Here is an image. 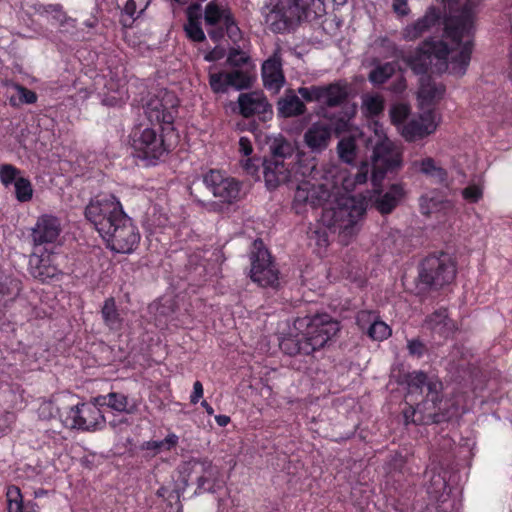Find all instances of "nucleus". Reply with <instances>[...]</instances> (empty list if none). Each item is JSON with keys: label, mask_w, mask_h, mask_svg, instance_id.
I'll use <instances>...</instances> for the list:
<instances>
[{"label": "nucleus", "mask_w": 512, "mask_h": 512, "mask_svg": "<svg viewBox=\"0 0 512 512\" xmlns=\"http://www.w3.org/2000/svg\"><path fill=\"white\" fill-rule=\"evenodd\" d=\"M448 4L449 15L444 20V32L451 47L442 40H426L414 52L402 55V60L415 74L426 76L429 68L438 73L463 76L473 50L476 8L481 0H442Z\"/></svg>", "instance_id": "1"}, {"label": "nucleus", "mask_w": 512, "mask_h": 512, "mask_svg": "<svg viewBox=\"0 0 512 512\" xmlns=\"http://www.w3.org/2000/svg\"><path fill=\"white\" fill-rule=\"evenodd\" d=\"M407 397L414 394L424 398L415 406L403 410L405 424L431 425L447 422L453 416V406L444 399L443 384L438 377L423 371H413L406 375Z\"/></svg>", "instance_id": "2"}, {"label": "nucleus", "mask_w": 512, "mask_h": 512, "mask_svg": "<svg viewBox=\"0 0 512 512\" xmlns=\"http://www.w3.org/2000/svg\"><path fill=\"white\" fill-rule=\"evenodd\" d=\"M313 2L314 0H266L262 14L272 32H289L307 18L308 9Z\"/></svg>", "instance_id": "3"}, {"label": "nucleus", "mask_w": 512, "mask_h": 512, "mask_svg": "<svg viewBox=\"0 0 512 512\" xmlns=\"http://www.w3.org/2000/svg\"><path fill=\"white\" fill-rule=\"evenodd\" d=\"M375 139L371 136L365 140L367 148H372V183L376 188L388 171H394L401 166V153L383 133L374 130Z\"/></svg>", "instance_id": "4"}, {"label": "nucleus", "mask_w": 512, "mask_h": 512, "mask_svg": "<svg viewBox=\"0 0 512 512\" xmlns=\"http://www.w3.org/2000/svg\"><path fill=\"white\" fill-rule=\"evenodd\" d=\"M124 215L122 204L113 194H99L85 208L86 219L100 235L107 233Z\"/></svg>", "instance_id": "5"}, {"label": "nucleus", "mask_w": 512, "mask_h": 512, "mask_svg": "<svg viewBox=\"0 0 512 512\" xmlns=\"http://www.w3.org/2000/svg\"><path fill=\"white\" fill-rule=\"evenodd\" d=\"M456 266L450 255L441 253L427 256L419 269L420 284L429 289H440L455 279Z\"/></svg>", "instance_id": "6"}, {"label": "nucleus", "mask_w": 512, "mask_h": 512, "mask_svg": "<svg viewBox=\"0 0 512 512\" xmlns=\"http://www.w3.org/2000/svg\"><path fill=\"white\" fill-rule=\"evenodd\" d=\"M131 146L135 156L146 161V165H156L170 149L163 132L150 127L135 130L131 135Z\"/></svg>", "instance_id": "7"}, {"label": "nucleus", "mask_w": 512, "mask_h": 512, "mask_svg": "<svg viewBox=\"0 0 512 512\" xmlns=\"http://www.w3.org/2000/svg\"><path fill=\"white\" fill-rule=\"evenodd\" d=\"M297 330L304 329L305 335L313 348L316 350L323 348L340 330V324L327 313L315 314L298 318L295 321Z\"/></svg>", "instance_id": "8"}, {"label": "nucleus", "mask_w": 512, "mask_h": 512, "mask_svg": "<svg viewBox=\"0 0 512 512\" xmlns=\"http://www.w3.org/2000/svg\"><path fill=\"white\" fill-rule=\"evenodd\" d=\"M99 407V404L93 399V402L71 406L60 416L66 428L96 431L102 429L106 422Z\"/></svg>", "instance_id": "9"}, {"label": "nucleus", "mask_w": 512, "mask_h": 512, "mask_svg": "<svg viewBox=\"0 0 512 512\" xmlns=\"http://www.w3.org/2000/svg\"><path fill=\"white\" fill-rule=\"evenodd\" d=\"M100 236L112 251L123 254L132 253L140 242V233L127 214L114 223L107 233Z\"/></svg>", "instance_id": "10"}, {"label": "nucleus", "mask_w": 512, "mask_h": 512, "mask_svg": "<svg viewBox=\"0 0 512 512\" xmlns=\"http://www.w3.org/2000/svg\"><path fill=\"white\" fill-rule=\"evenodd\" d=\"M250 277L262 287L276 288L279 284V271L271 260L269 251L261 240H255L250 253Z\"/></svg>", "instance_id": "11"}, {"label": "nucleus", "mask_w": 512, "mask_h": 512, "mask_svg": "<svg viewBox=\"0 0 512 512\" xmlns=\"http://www.w3.org/2000/svg\"><path fill=\"white\" fill-rule=\"evenodd\" d=\"M298 94L306 102H318L327 107H336L348 99L349 86L346 82L338 81L328 85L299 87Z\"/></svg>", "instance_id": "12"}, {"label": "nucleus", "mask_w": 512, "mask_h": 512, "mask_svg": "<svg viewBox=\"0 0 512 512\" xmlns=\"http://www.w3.org/2000/svg\"><path fill=\"white\" fill-rule=\"evenodd\" d=\"M202 181L205 187L221 203L232 204L240 199L241 183L235 178L226 176L221 171H208L203 175Z\"/></svg>", "instance_id": "13"}, {"label": "nucleus", "mask_w": 512, "mask_h": 512, "mask_svg": "<svg viewBox=\"0 0 512 512\" xmlns=\"http://www.w3.org/2000/svg\"><path fill=\"white\" fill-rule=\"evenodd\" d=\"M365 212L366 209L361 201L355 198L344 199L331 212L332 225L339 228L345 235H353Z\"/></svg>", "instance_id": "14"}, {"label": "nucleus", "mask_w": 512, "mask_h": 512, "mask_svg": "<svg viewBox=\"0 0 512 512\" xmlns=\"http://www.w3.org/2000/svg\"><path fill=\"white\" fill-rule=\"evenodd\" d=\"M176 100L173 95L165 93L163 98H151L144 106V113L151 124H158L161 131H173L176 114Z\"/></svg>", "instance_id": "15"}, {"label": "nucleus", "mask_w": 512, "mask_h": 512, "mask_svg": "<svg viewBox=\"0 0 512 512\" xmlns=\"http://www.w3.org/2000/svg\"><path fill=\"white\" fill-rule=\"evenodd\" d=\"M329 198L330 191L326 185L312 182L311 180H304L296 188L293 207L297 213H301L303 207H320Z\"/></svg>", "instance_id": "16"}, {"label": "nucleus", "mask_w": 512, "mask_h": 512, "mask_svg": "<svg viewBox=\"0 0 512 512\" xmlns=\"http://www.w3.org/2000/svg\"><path fill=\"white\" fill-rule=\"evenodd\" d=\"M239 113L244 118L258 116L259 120L266 122L273 116L271 104L261 92L241 93L238 97Z\"/></svg>", "instance_id": "17"}, {"label": "nucleus", "mask_w": 512, "mask_h": 512, "mask_svg": "<svg viewBox=\"0 0 512 512\" xmlns=\"http://www.w3.org/2000/svg\"><path fill=\"white\" fill-rule=\"evenodd\" d=\"M436 128L435 113L428 109L418 118L410 119L403 124L400 131L406 141L413 142L432 134Z\"/></svg>", "instance_id": "18"}, {"label": "nucleus", "mask_w": 512, "mask_h": 512, "mask_svg": "<svg viewBox=\"0 0 512 512\" xmlns=\"http://www.w3.org/2000/svg\"><path fill=\"white\" fill-rule=\"evenodd\" d=\"M192 469L199 476L196 479V493H216L221 487L220 471L217 466L213 465L210 460L200 459L191 462Z\"/></svg>", "instance_id": "19"}, {"label": "nucleus", "mask_w": 512, "mask_h": 512, "mask_svg": "<svg viewBox=\"0 0 512 512\" xmlns=\"http://www.w3.org/2000/svg\"><path fill=\"white\" fill-rule=\"evenodd\" d=\"M62 231L59 218L50 214L38 217L35 226L31 229V239L34 246L55 243Z\"/></svg>", "instance_id": "20"}, {"label": "nucleus", "mask_w": 512, "mask_h": 512, "mask_svg": "<svg viewBox=\"0 0 512 512\" xmlns=\"http://www.w3.org/2000/svg\"><path fill=\"white\" fill-rule=\"evenodd\" d=\"M261 76L264 87L278 93L285 83V76L282 68V58L279 49H277L268 59H266L261 68Z\"/></svg>", "instance_id": "21"}, {"label": "nucleus", "mask_w": 512, "mask_h": 512, "mask_svg": "<svg viewBox=\"0 0 512 512\" xmlns=\"http://www.w3.org/2000/svg\"><path fill=\"white\" fill-rule=\"evenodd\" d=\"M331 138L332 128L323 121L313 123L303 135V141L312 153H321L326 150Z\"/></svg>", "instance_id": "22"}, {"label": "nucleus", "mask_w": 512, "mask_h": 512, "mask_svg": "<svg viewBox=\"0 0 512 512\" xmlns=\"http://www.w3.org/2000/svg\"><path fill=\"white\" fill-rule=\"evenodd\" d=\"M262 165L264 180L268 189H275L288 182L292 175L290 163L266 158Z\"/></svg>", "instance_id": "23"}, {"label": "nucleus", "mask_w": 512, "mask_h": 512, "mask_svg": "<svg viewBox=\"0 0 512 512\" xmlns=\"http://www.w3.org/2000/svg\"><path fill=\"white\" fill-rule=\"evenodd\" d=\"M425 326L433 335L448 339L458 329L457 323L450 318L446 308H440L428 315L425 319Z\"/></svg>", "instance_id": "24"}, {"label": "nucleus", "mask_w": 512, "mask_h": 512, "mask_svg": "<svg viewBox=\"0 0 512 512\" xmlns=\"http://www.w3.org/2000/svg\"><path fill=\"white\" fill-rule=\"evenodd\" d=\"M441 11L436 7H429L423 17L414 23L407 25L402 32L403 38L407 41H414L420 38L425 32L439 24Z\"/></svg>", "instance_id": "25"}, {"label": "nucleus", "mask_w": 512, "mask_h": 512, "mask_svg": "<svg viewBox=\"0 0 512 512\" xmlns=\"http://www.w3.org/2000/svg\"><path fill=\"white\" fill-rule=\"evenodd\" d=\"M357 323L361 329H366L367 335L375 341L387 339L392 332L391 328L371 311H360L357 315Z\"/></svg>", "instance_id": "26"}, {"label": "nucleus", "mask_w": 512, "mask_h": 512, "mask_svg": "<svg viewBox=\"0 0 512 512\" xmlns=\"http://www.w3.org/2000/svg\"><path fill=\"white\" fill-rule=\"evenodd\" d=\"M404 195L401 184H392L387 191H374L373 204L381 214L391 213Z\"/></svg>", "instance_id": "27"}, {"label": "nucleus", "mask_w": 512, "mask_h": 512, "mask_svg": "<svg viewBox=\"0 0 512 512\" xmlns=\"http://www.w3.org/2000/svg\"><path fill=\"white\" fill-rule=\"evenodd\" d=\"M295 93L294 90L288 89L277 102V112L280 117L290 118L304 114L307 110L304 102Z\"/></svg>", "instance_id": "28"}, {"label": "nucleus", "mask_w": 512, "mask_h": 512, "mask_svg": "<svg viewBox=\"0 0 512 512\" xmlns=\"http://www.w3.org/2000/svg\"><path fill=\"white\" fill-rule=\"evenodd\" d=\"M29 273L41 282H48L56 278L60 271L51 264L49 257L32 254L29 258Z\"/></svg>", "instance_id": "29"}, {"label": "nucleus", "mask_w": 512, "mask_h": 512, "mask_svg": "<svg viewBox=\"0 0 512 512\" xmlns=\"http://www.w3.org/2000/svg\"><path fill=\"white\" fill-rule=\"evenodd\" d=\"M187 22L184 24V31L187 37L194 42L205 40V34L201 27L202 10L200 4H191L186 10Z\"/></svg>", "instance_id": "30"}, {"label": "nucleus", "mask_w": 512, "mask_h": 512, "mask_svg": "<svg viewBox=\"0 0 512 512\" xmlns=\"http://www.w3.org/2000/svg\"><path fill=\"white\" fill-rule=\"evenodd\" d=\"M99 406H107L117 412L133 414L137 410L134 403H130L128 397L123 393L110 392L107 395H99L94 398Z\"/></svg>", "instance_id": "31"}, {"label": "nucleus", "mask_w": 512, "mask_h": 512, "mask_svg": "<svg viewBox=\"0 0 512 512\" xmlns=\"http://www.w3.org/2000/svg\"><path fill=\"white\" fill-rule=\"evenodd\" d=\"M280 349L290 356L297 354L311 355L313 353V348L310 346L304 330L283 338L280 342Z\"/></svg>", "instance_id": "32"}, {"label": "nucleus", "mask_w": 512, "mask_h": 512, "mask_svg": "<svg viewBox=\"0 0 512 512\" xmlns=\"http://www.w3.org/2000/svg\"><path fill=\"white\" fill-rule=\"evenodd\" d=\"M38 13H55V21L59 25L61 33L75 35L76 20L67 16L60 4L40 5L37 9Z\"/></svg>", "instance_id": "33"}, {"label": "nucleus", "mask_w": 512, "mask_h": 512, "mask_svg": "<svg viewBox=\"0 0 512 512\" xmlns=\"http://www.w3.org/2000/svg\"><path fill=\"white\" fill-rule=\"evenodd\" d=\"M271 155L269 158L278 160L284 163H294L296 158L297 148L295 144L288 141L284 137L275 138L270 145Z\"/></svg>", "instance_id": "34"}, {"label": "nucleus", "mask_w": 512, "mask_h": 512, "mask_svg": "<svg viewBox=\"0 0 512 512\" xmlns=\"http://www.w3.org/2000/svg\"><path fill=\"white\" fill-rule=\"evenodd\" d=\"M292 174L300 175L307 180H317L320 171L314 158H308L305 153L297 152L294 163L291 165Z\"/></svg>", "instance_id": "35"}, {"label": "nucleus", "mask_w": 512, "mask_h": 512, "mask_svg": "<svg viewBox=\"0 0 512 512\" xmlns=\"http://www.w3.org/2000/svg\"><path fill=\"white\" fill-rule=\"evenodd\" d=\"M231 15L230 9L216 0L207 3L204 9V21L207 26L223 25Z\"/></svg>", "instance_id": "36"}, {"label": "nucleus", "mask_w": 512, "mask_h": 512, "mask_svg": "<svg viewBox=\"0 0 512 512\" xmlns=\"http://www.w3.org/2000/svg\"><path fill=\"white\" fill-rule=\"evenodd\" d=\"M101 316L105 326L110 331H120L123 326V318L117 308L116 301L113 297L105 299L101 307Z\"/></svg>", "instance_id": "37"}, {"label": "nucleus", "mask_w": 512, "mask_h": 512, "mask_svg": "<svg viewBox=\"0 0 512 512\" xmlns=\"http://www.w3.org/2000/svg\"><path fill=\"white\" fill-rule=\"evenodd\" d=\"M445 93V87L442 84H437L428 76H422L420 79V88L418 96L422 104L430 105L431 103L440 100Z\"/></svg>", "instance_id": "38"}, {"label": "nucleus", "mask_w": 512, "mask_h": 512, "mask_svg": "<svg viewBox=\"0 0 512 512\" xmlns=\"http://www.w3.org/2000/svg\"><path fill=\"white\" fill-rule=\"evenodd\" d=\"M22 290V283L19 279L0 275V302L13 301Z\"/></svg>", "instance_id": "39"}, {"label": "nucleus", "mask_w": 512, "mask_h": 512, "mask_svg": "<svg viewBox=\"0 0 512 512\" xmlns=\"http://www.w3.org/2000/svg\"><path fill=\"white\" fill-rule=\"evenodd\" d=\"M419 166L420 172L433 178L437 183H444L447 180V171L438 166L433 158L427 157L419 162H415Z\"/></svg>", "instance_id": "40"}, {"label": "nucleus", "mask_w": 512, "mask_h": 512, "mask_svg": "<svg viewBox=\"0 0 512 512\" xmlns=\"http://www.w3.org/2000/svg\"><path fill=\"white\" fill-rule=\"evenodd\" d=\"M179 437L175 433H169L163 440H150L142 443L141 449L153 451V456L162 451H170L178 445Z\"/></svg>", "instance_id": "41"}, {"label": "nucleus", "mask_w": 512, "mask_h": 512, "mask_svg": "<svg viewBox=\"0 0 512 512\" xmlns=\"http://www.w3.org/2000/svg\"><path fill=\"white\" fill-rule=\"evenodd\" d=\"M337 152L341 161L352 164L356 158L357 145L354 137H343L337 144Z\"/></svg>", "instance_id": "42"}, {"label": "nucleus", "mask_w": 512, "mask_h": 512, "mask_svg": "<svg viewBox=\"0 0 512 512\" xmlns=\"http://www.w3.org/2000/svg\"><path fill=\"white\" fill-rule=\"evenodd\" d=\"M396 71V64L387 62L380 64L372 69L369 73V81L373 84H383L393 76Z\"/></svg>", "instance_id": "43"}, {"label": "nucleus", "mask_w": 512, "mask_h": 512, "mask_svg": "<svg viewBox=\"0 0 512 512\" xmlns=\"http://www.w3.org/2000/svg\"><path fill=\"white\" fill-rule=\"evenodd\" d=\"M227 76L230 87H233L236 90L247 89L252 84V78L250 75L239 69L227 72Z\"/></svg>", "instance_id": "44"}, {"label": "nucleus", "mask_w": 512, "mask_h": 512, "mask_svg": "<svg viewBox=\"0 0 512 512\" xmlns=\"http://www.w3.org/2000/svg\"><path fill=\"white\" fill-rule=\"evenodd\" d=\"M375 44L381 49L379 53L384 58H402L404 54L393 41L386 37L377 39Z\"/></svg>", "instance_id": "45"}, {"label": "nucleus", "mask_w": 512, "mask_h": 512, "mask_svg": "<svg viewBox=\"0 0 512 512\" xmlns=\"http://www.w3.org/2000/svg\"><path fill=\"white\" fill-rule=\"evenodd\" d=\"M9 512H16L23 507L24 501L21 490L16 485H10L6 490Z\"/></svg>", "instance_id": "46"}, {"label": "nucleus", "mask_w": 512, "mask_h": 512, "mask_svg": "<svg viewBox=\"0 0 512 512\" xmlns=\"http://www.w3.org/2000/svg\"><path fill=\"white\" fill-rule=\"evenodd\" d=\"M14 186L15 196L19 202H27L31 200L33 196V189L31 182L28 179L20 177L16 180Z\"/></svg>", "instance_id": "47"}, {"label": "nucleus", "mask_w": 512, "mask_h": 512, "mask_svg": "<svg viewBox=\"0 0 512 512\" xmlns=\"http://www.w3.org/2000/svg\"><path fill=\"white\" fill-rule=\"evenodd\" d=\"M209 84L214 93H226L230 88L227 72L211 73Z\"/></svg>", "instance_id": "48"}, {"label": "nucleus", "mask_w": 512, "mask_h": 512, "mask_svg": "<svg viewBox=\"0 0 512 512\" xmlns=\"http://www.w3.org/2000/svg\"><path fill=\"white\" fill-rule=\"evenodd\" d=\"M20 170L11 164H3L0 166V181L4 186H9L16 183L19 177Z\"/></svg>", "instance_id": "49"}, {"label": "nucleus", "mask_w": 512, "mask_h": 512, "mask_svg": "<svg viewBox=\"0 0 512 512\" xmlns=\"http://www.w3.org/2000/svg\"><path fill=\"white\" fill-rule=\"evenodd\" d=\"M363 107L367 114L370 116H376L380 114L384 109V103L379 96H366L363 99Z\"/></svg>", "instance_id": "50"}, {"label": "nucleus", "mask_w": 512, "mask_h": 512, "mask_svg": "<svg viewBox=\"0 0 512 512\" xmlns=\"http://www.w3.org/2000/svg\"><path fill=\"white\" fill-rule=\"evenodd\" d=\"M409 115V108L404 104H398L392 107L390 110V117L393 124L397 125L398 128L405 124L406 119Z\"/></svg>", "instance_id": "51"}, {"label": "nucleus", "mask_w": 512, "mask_h": 512, "mask_svg": "<svg viewBox=\"0 0 512 512\" xmlns=\"http://www.w3.org/2000/svg\"><path fill=\"white\" fill-rule=\"evenodd\" d=\"M249 60L248 55L240 49H230L227 57V62L230 66L241 67Z\"/></svg>", "instance_id": "52"}, {"label": "nucleus", "mask_w": 512, "mask_h": 512, "mask_svg": "<svg viewBox=\"0 0 512 512\" xmlns=\"http://www.w3.org/2000/svg\"><path fill=\"white\" fill-rule=\"evenodd\" d=\"M260 159L255 157H245L240 160L242 169L251 176H257L259 171Z\"/></svg>", "instance_id": "53"}, {"label": "nucleus", "mask_w": 512, "mask_h": 512, "mask_svg": "<svg viewBox=\"0 0 512 512\" xmlns=\"http://www.w3.org/2000/svg\"><path fill=\"white\" fill-rule=\"evenodd\" d=\"M446 482L440 474H432L430 478V484L427 487V492L434 496H437L442 490L445 489Z\"/></svg>", "instance_id": "54"}, {"label": "nucleus", "mask_w": 512, "mask_h": 512, "mask_svg": "<svg viewBox=\"0 0 512 512\" xmlns=\"http://www.w3.org/2000/svg\"><path fill=\"white\" fill-rule=\"evenodd\" d=\"M15 89L22 103L33 104L37 101V94L34 91L19 84L15 85Z\"/></svg>", "instance_id": "55"}, {"label": "nucleus", "mask_w": 512, "mask_h": 512, "mask_svg": "<svg viewBox=\"0 0 512 512\" xmlns=\"http://www.w3.org/2000/svg\"><path fill=\"white\" fill-rule=\"evenodd\" d=\"M482 195V190L476 185H470L462 190L463 198L470 203L478 202Z\"/></svg>", "instance_id": "56"}, {"label": "nucleus", "mask_w": 512, "mask_h": 512, "mask_svg": "<svg viewBox=\"0 0 512 512\" xmlns=\"http://www.w3.org/2000/svg\"><path fill=\"white\" fill-rule=\"evenodd\" d=\"M223 27H224V32L227 33L228 37L233 40V41H236L238 38H240V29L239 27L237 26L235 20H234V17L233 15H231L227 21L223 24Z\"/></svg>", "instance_id": "57"}, {"label": "nucleus", "mask_w": 512, "mask_h": 512, "mask_svg": "<svg viewBox=\"0 0 512 512\" xmlns=\"http://www.w3.org/2000/svg\"><path fill=\"white\" fill-rule=\"evenodd\" d=\"M407 348L411 355L417 357H421L426 351V346L417 339L408 341Z\"/></svg>", "instance_id": "58"}, {"label": "nucleus", "mask_w": 512, "mask_h": 512, "mask_svg": "<svg viewBox=\"0 0 512 512\" xmlns=\"http://www.w3.org/2000/svg\"><path fill=\"white\" fill-rule=\"evenodd\" d=\"M392 8L399 16H407L410 12L408 0H392Z\"/></svg>", "instance_id": "59"}, {"label": "nucleus", "mask_w": 512, "mask_h": 512, "mask_svg": "<svg viewBox=\"0 0 512 512\" xmlns=\"http://www.w3.org/2000/svg\"><path fill=\"white\" fill-rule=\"evenodd\" d=\"M116 4L119 8H123L124 12L130 17H133L136 12L135 0H116Z\"/></svg>", "instance_id": "60"}, {"label": "nucleus", "mask_w": 512, "mask_h": 512, "mask_svg": "<svg viewBox=\"0 0 512 512\" xmlns=\"http://www.w3.org/2000/svg\"><path fill=\"white\" fill-rule=\"evenodd\" d=\"M239 151L244 157H249L253 152V147L247 137H241L239 140Z\"/></svg>", "instance_id": "61"}, {"label": "nucleus", "mask_w": 512, "mask_h": 512, "mask_svg": "<svg viewBox=\"0 0 512 512\" xmlns=\"http://www.w3.org/2000/svg\"><path fill=\"white\" fill-rule=\"evenodd\" d=\"M203 396V385L200 381H196L193 384V392L190 396V402L196 404Z\"/></svg>", "instance_id": "62"}, {"label": "nucleus", "mask_w": 512, "mask_h": 512, "mask_svg": "<svg viewBox=\"0 0 512 512\" xmlns=\"http://www.w3.org/2000/svg\"><path fill=\"white\" fill-rule=\"evenodd\" d=\"M217 26L218 27L213 28L210 31H208L209 37L215 42H218L219 40H221L225 34L223 25H217Z\"/></svg>", "instance_id": "63"}, {"label": "nucleus", "mask_w": 512, "mask_h": 512, "mask_svg": "<svg viewBox=\"0 0 512 512\" xmlns=\"http://www.w3.org/2000/svg\"><path fill=\"white\" fill-rule=\"evenodd\" d=\"M369 167L367 164H364L361 169L357 172L355 175V182L356 184H363L367 180Z\"/></svg>", "instance_id": "64"}]
</instances>
